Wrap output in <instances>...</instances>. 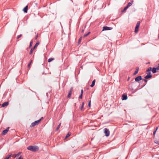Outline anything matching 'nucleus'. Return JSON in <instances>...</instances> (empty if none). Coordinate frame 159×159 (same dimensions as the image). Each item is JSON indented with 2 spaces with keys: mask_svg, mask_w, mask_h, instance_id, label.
Returning <instances> with one entry per match:
<instances>
[{
  "mask_svg": "<svg viewBox=\"0 0 159 159\" xmlns=\"http://www.w3.org/2000/svg\"><path fill=\"white\" fill-rule=\"evenodd\" d=\"M27 149L31 151L36 152L39 150V148L36 146H30L27 147Z\"/></svg>",
  "mask_w": 159,
  "mask_h": 159,
  "instance_id": "obj_1",
  "label": "nucleus"
},
{
  "mask_svg": "<svg viewBox=\"0 0 159 159\" xmlns=\"http://www.w3.org/2000/svg\"><path fill=\"white\" fill-rule=\"evenodd\" d=\"M41 119H39L38 120L35 121L31 123L30 125L31 127H34L36 125H37L39 124L40 122L41 121Z\"/></svg>",
  "mask_w": 159,
  "mask_h": 159,
  "instance_id": "obj_2",
  "label": "nucleus"
},
{
  "mask_svg": "<svg viewBox=\"0 0 159 159\" xmlns=\"http://www.w3.org/2000/svg\"><path fill=\"white\" fill-rule=\"evenodd\" d=\"M140 25V22L139 21H138L136 24L135 29V33H137L138 31V30Z\"/></svg>",
  "mask_w": 159,
  "mask_h": 159,
  "instance_id": "obj_3",
  "label": "nucleus"
},
{
  "mask_svg": "<svg viewBox=\"0 0 159 159\" xmlns=\"http://www.w3.org/2000/svg\"><path fill=\"white\" fill-rule=\"evenodd\" d=\"M104 130L105 136L107 137L108 136L110 135V132L109 129L106 128H105L104 129Z\"/></svg>",
  "mask_w": 159,
  "mask_h": 159,
  "instance_id": "obj_4",
  "label": "nucleus"
},
{
  "mask_svg": "<svg viewBox=\"0 0 159 159\" xmlns=\"http://www.w3.org/2000/svg\"><path fill=\"white\" fill-rule=\"evenodd\" d=\"M112 29V28L111 27H109L107 26H104L103 27L102 31L110 30H111Z\"/></svg>",
  "mask_w": 159,
  "mask_h": 159,
  "instance_id": "obj_5",
  "label": "nucleus"
},
{
  "mask_svg": "<svg viewBox=\"0 0 159 159\" xmlns=\"http://www.w3.org/2000/svg\"><path fill=\"white\" fill-rule=\"evenodd\" d=\"M73 87H71L70 88V91L69 92V93H68V95H67L68 98H70V97L71 96V95L72 92L73 91Z\"/></svg>",
  "mask_w": 159,
  "mask_h": 159,
  "instance_id": "obj_6",
  "label": "nucleus"
},
{
  "mask_svg": "<svg viewBox=\"0 0 159 159\" xmlns=\"http://www.w3.org/2000/svg\"><path fill=\"white\" fill-rule=\"evenodd\" d=\"M152 69L151 67H149L148 68V69L146 71V73L147 75H151V71Z\"/></svg>",
  "mask_w": 159,
  "mask_h": 159,
  "instance_id": "obj_7",
  "label": "nucleus"
},
{
  "mask_svg": "<svg viewBox=\"0 0 159 159\" xmlns=\"http://www.w3.org/2000/svg\"><path fill=\"white\" fill-rule=\"evenodd\" d=\"M142 79V77L141 76H139L136 77L135 79V81L137 82H138L141 80Z\"/></svg>",
  "mask_w": 159,
  "mask_h": 159,
  "instance_id": "obj_8",
  "label": "nucleus"
},
{
  "mask_svg": "<svg viewBox=\"0 0 159 159\" xmlns=\"http://www.w3.org/2000/svg\"><path fill=\"white\" fill-rule=\"evenodd\" d=\"M9 104V102H5L3 103L2 104V107H4L6 106H8Z\"/></svg>",
  "mask_w": 159,
  "mask_h": 159,
  "instance_id": "obj_9",
  "label": "nucleus"
},
{
  "mask_svg": "<svg viewBox=\"0 0 159 159\" xmlns=\"http://www.w3.org/2000/svg\"><path fill=\"white\" fill-rule=\"evenodd\" d=\"M9 128L8 127L7 128V129L4 130L3 131V132H2V134L3 135H5V134H6L7 132L9 130Z\"/></svg>",
  "mask_w": 159,
  "mask_h": 159,
  "instance_id": "obj_10",
  "label": "nucleus"
},
{
  "mask_svg": "<svg viewBox=\"0 0 159 159\" xmlns=\"http://www.w3.org/2000/svg\"><path fill=\"white\" fill-rule=\"evenodd\" d=\"M127 98L128 97L126 95L123 94L122 96V100H126Z\"/></svg>",
  "mask_w": 159,
  "mask_h": 159,
  "instance_id": "obj_11",
  "label": "nucleus"
},
{
  "mask_svg": "<svg viewBox=\"0 0 159 159\" xmlns=\"http://www.w3.org/2000/svg\"><path fill=\"white\" fill-rule=\"evenodd\" d=\"M21 152H18L17 154H15L14 155H13V156H15L16 158H17L21 154Z\"/></svg>",
  "mask_w": 159,
  "mask_h": 159,
  "instance_id": "obj_12",
  "label": "nucleus"
},
{
  "mask_svg": "<svg viewBox=\"0 0 159 159\" xmlns=\"http://www.w3.org/2000/svg\"><path fill=\"white\" fill-rule=\"evenodd\" d=\"M23 11L25 13H27L28 11V6H26L23 9Z\"/></svg>",
  "mask_w": 159,
  "mask_h": 159,
  "instance_id": "obj_13",
  "label": "nucleus"
},
{
  "mask_svg": "<svg viewBox=\"0 0 159 159\" xmlns=\"http://www.w3.org/2000/svg\"><path fill=\"white\" fill-rule=\"evenodd\" d=\"M139 68L138 67H137L136 68V70H135V72L134 73L133 75H136L138 73V71H139Z\"/></svg>",
  "mask_w": 159,
  "mask_h": 159,
  "instance_id": "obj_14",
  "label": "nucleus"
},
{
  "mask_svg": "<svg viewBox=\"0 0 159 159\" xmlns=\"http://www.w3.org/2000/svg\"><path fill=\"white\" fill-rule=\"evenodd\" d=\"M157 69L156 68L153 67L152 70V72L153 73H155L157 72Z\"/></svg>",
  "mask_w": 159,
  "mask_h": 159,
  "instance_id": "obj_15",
  "label": "nucleus"
},
{
  "mask_svg": "<svg viewBox=\"0 0 159 159\" xmlns=\"http://www.w3.org/2000/svg\"><path fill=\"white\" fill-rule=\"evenodd\" d=\"M95 80H93V81H92V83L90 85V86L91 87H93L95 85Z\"/></svg>",
  "mask_w": 159,
  "mask_h": 159,
  "instance_id": "obj_16",
  "label": "nucleus"
},
{
  "mask_svg": "<svg viewBox=\"0 0 159 159\" xmlns=\"http://www.w3.org/2000/svg\"><path fill=\"white\" fill-rule=\"evenodd\" d=\"M83 89H82L81 90L80 95L79 97V98L82 99V98L83 93Z\"/></svg>",
  "mask_w": 159,
  "mask_h": 159,
  "instance_id": "obj_17",
  "label": "nucleus"
},
{
  "mask_svg": "<svg viewBox=\"0 0 159 159\" xmlns=\"http://www.w3.org/2000/svg\"><path fill=\"white\" fill-rule=\"evenodd\" d=\"M152 77V75H147L146 76L144 77V78L145 79H148L151 78Z\"/></svg>",
  "mask_w": 159,
  "mask_h": 159,
  "instance_id": "obj_18",
  "label": "nucleus"
},
{
  "mask_svg": "<svg viewBox=\"0 0 159 159\" xmlns=\"http://www.w3.org/2000/svg\"><path fill=\"white\" fill-rule=\"evenodd\" d=\"M39 44V42H37L35 44V45L34 46V47L33 48H34V49H35V48L37 47Z\"/></svg>",
  "mask_w": 159,
  "mask_h": 159,
  "instance_id": "obj_19",
  "label": "nucleus"
},
{
  "mask_svg": "<svg viewBox=\"0 0 159 159\" xmlns=\"http://www.w3.org/2000/svg\"><path fill=\"white\" fill-rule=\"evenodd\" d=\"M132 4H133V2H129L128 3V4L126 6L128 8L129 7L131 6L132 5Z\"/></svg>",
  "mask_w": 159,
  "mask_h": 159,
  "instance_id": "obj_20",
  "label": "nucleus"
},
{
  "mask_svg": "<svg viewBox=\"0 0 159 159\" xmlns=\"http://www.w3.org/2000/svg\"><path fill=\"white\" fill-rule=\"evenodd\" d=\"M90 32H89L87 34H84L83 36L85 38V37H86V36H87L88 35H89L90 34Z\"/></svg>",
  "mask_w": 159,
  "mask_h": 159,
  "instance_id": "obj_21",
  "label": "nucleus"
},
{
  "mask_svg": "<svg viewBox=\"0 0 159 159\" xmlns=\"http://www.w3.org/2000/svg\"><path fill=\"white\" fill-rule=\"evenodd\" d=\"M84 102H83L82 103V105H81V108H80L81 110H82L83 109L84 107Z\"/></svg>",
  "mask_w": 159,
  "mask_h": 159,
  "instance_id": "obj_22",
  "label": "nucleus"
},
{
  "mask_svg": "<svg viewBox=\"0 0 159 159\" xmlns=\"http://www.w3.org/2000/svg\"><path fill=\"white\" fill-rule=\"evenodd\" d=\"M54 60L53 58H50L48 60V62H50Z\"/></svg>",
  "mask_w": 159,
  "mask_h": 159,
  "instance_id": "obj_23",
  "label": "nucleus"
},
{
  "mask_svg": "<svg viewBox=\"0 0 159 159\" xmlns=\"http://www.w3.org/2000/svg\"><path fill=\"white\" fill-rule=\"evenodd\" d=\"M34 48H32L31 49L30 51V53H29V54H31L32 53V52H33V50H34Z\"/></svg>",
  "mask_w": 159,
  "mask_h": 159,
  "instance_id": "obj_24",
  "label": "nucleus"
},
{
  "mask_svg": "<svg viewBox=\"0 0 159 159\" xmlns=\"http://www.w3.org/2000/svg\"><path fill=\"white\" fill-rule=\"evenodd\" d=\"M128 8V7L126 6L123 9V10L122 11V12H124V11H125Z\"/></svg>",
  "mask_w": 159,
  "mask_h": 159,
  "instance_id": "obj_25",
  "label": "nucleus"
},
{
  "mask_svg": "<svg viewBox=\"0 0 159 159\" xmlns=\"http://www.w3.org/2000/svg\"><path fill=\"white\" fill-rule=\"evenodd\" d=\"M33 41L31 40L30 41V46H29V48H31V47L32 46V44H33Z\"/></svg>",
  "mask_w": 159,
  "mask_h": 159,
  "instance_id": "obj_26",
  "label": "nucleus"
},
{
  "mask_svg": "<svg viewBox=\"0 0 159 159\" xmlns=\"http://www.w3.org/2000/svg\"><path fill=\"white\" fill-rule=\"evenodd\" d=\"M61 123H60L59 125H58V126H57L56 129V130H57L60 127V126L61 125Z\"/></svg>",
  "mask_w": 159,
  "mask_h": 159,
  "instance_id": "obj_27",
  "label": "nucleus"
},
{
  "mask_svg": "<svg viewBox=\"0 0 159 159\" xmlns=\"http://www.w3.org/2000/svg\"><path fill=\"white\" fill-rule=\"evenodd\" d=\"M158 129V128L157 127H156V129L155 130V131H154V132H153V134L154 135V136L155 135V133L157 130V129Z\"/></svg>",
  "mask_w": 159,
  "mask_h": 159,
  "instance_id": "obj_28",
  "label": "nucleus"
},
{
  "mask_svg": "<svg viewBox=\"0 0 159 159\" xmlns=\"http://www.w3.org/2000/svg\"><path fill=\"white\" fill-rule=\"evenodd\" d=\"M82 37H81L79 39L78 41V43L79 44L80 43V42H81V40H82Z\"/></svg>",
  "mask_w": 159,
  "mask_h": 159,
  "instance_id": "obj_29",
  "label": "nucleus"
},
{
  "mask_svg": "<svg viewBox=\"0 0 159 159\" xmlns=\"http://www.w3.org/2000/svg\"><path fill=\"white\" fill-rule=\"evenodd\" d=\"M71 135V133H68L66 135V138H68V137H69Z\"/></svg>",
  "mask_w": 159,
  "mask_h": 159,
  "instance_id": "obj_30",
  "label": "nucleus"
},
{
  "mask_svg": "<svg viewBox=\"0 0 159 159\" xmlns=\"http://www.w3.org/2000/svg\"><path fill=\"white\" fill-rule=\"evenodd\" d=\"M32 62V61L31 60L30 62L28 64V67H30V65Z\"/></svg>",
  "mask_w": 159,
  "mask_h": 159,
  "instance_id": "obj_31",
  "label": "nucleus"
},
{
  "mask_svg": "<svg viewBox=\"0 0 159 159\" xmlns=\"http://www.w3.org/2000/svg\"><path fill=\"white\" fill-rule=\"evenodd\" d=\"M22 36V35L21 34H20V35L17 36L16 39H19V38H20V37H21Z\"/></svg>",
  "mask_w": 159,
  "mask_h": 159,
  "instance_id": "obj_32",
  "label": "nucleus"
},
{
  "mask_svg": "<svg viewBox=\"0 0 159 159\" xmlns=\"http://www.w3.org/2000/svg\"><path fill=\"white\" fill-rule=\"evenodd\" d=\"M88 106L90 107L91 106V101H89L88 103Z\"/></svg>",
  "mask_w": 159,
  "mask_h": 159,
  "instance_id": "obj_33",
  "label": "nucleus"
},
{
  "mask_svg": "<svg viewBox=\"0 0 159 159\" xmlns=\"http://www.w3.org/2000/svg\"><path fill=\"white\" fill-rule=\"evenodd\" d=\"M11 157V155H10L9 156L7 157L5 159H9V157Z\"/></svg>",
  "mask_w": 159,
  "mask_h": 159,
  "instance_id": "obj_34",
  "label": "nucleus"
},
{
  "mask_svg": "<svg viewBox=\"0 0 159 159\" xmlns=\"http://www.w3.org/2000/svg\"><path fill=\"white\" fill-rule=\"evenodd\" d=\"M23 158L21 156H20L19 158H16V159H22Z\"/></svg>",
  "mask_w": 159,
  "mask_h": 159,
  "instance_id": "obj_35",
  "label": "nucleus"
},
{
  "mask_svg": "<svg viewBox=\"0 0 159 159\" xmlns=\"http://www.w3.org/2000/svg\"><path fill=\"white\" fill-rule=\"evenodd\" d=\"M155 143H156L159 145V141H156L155 142Z\"/></svg>",
  "mask_w": 159,
  "mask_h": 159,
  "instance_id": "obj_36",
  "label": "nucleus"
},
{
  "mask_svg": "<svg viewBox=\"0 0 159 159\" xmlns=\"http://www.w3.org/2000/svg\"><path fill=\"white\" fill-rule=\"evenodd\" d=\"M147 79H144V80H144L145 82H147V80H146Z\"/></svg>",
  "mask_w": 159,
  "mask_h": 159,
  "instance_id": "obj_37",
  "label": "nucleus"
},
{
  "mask_svg": "<svg viewBox=\"0 0 159 159\" xmlns=\"http://www.w3.org/2000/svg\"><path fill=\"white\" fill-rule=\"evenodd\" d=\"M156 68L157 70H159V64H158V66Z\"/></svg>",
  "mask_w": 159,
  "mask_h": 159,
  "instance_id": "obj_38",
  "label": "nucleus"
},
{
  "mask_svg": "<svg viewBox=\"0 0 159 159\" xmlns=\"http://www.w3.org/2000/svg\"><path fill=\"white\" fill-rule=\"evenodd\" d=\"M38 35H37L35 36V39H37L38 38Z\"/></svg>",
  "mask_w": 159,
  "mask_h": 159,
  "instance_id": "obj_39",
  "label": "nucleus"
},
{
  "mask_svg": "<svg viewBox=\"0 0 159 159\" xmlns=\"http://www.w3.org/2000/svg\"><path fill=\"white\" fill-rule=\"evenodd\" d=\"M43 118V117H42L40 119H41V120Z\"/></svg>",
  "mask_w": 159,
  "mask_h": 159,
  "instance_id": "obj_40",
  "label": "nucleus"
},
{
  "mask_svg": "<svg viewBox=\"0 0 159 159\" xmlns=\"http://www.w3.org/2000/svg\"><path fill=\"white\" fill-rule=\"evenodd\" d=\"M158 38L159 39V35L158 36Z\"/></svg>",
  "mask_w": 159,
  "mask_h": 159,
  "instance_id": "obj_41",
  "label": "nucleus"
},
{
  "mask_svg": "<svg viewBox=\"0 0 159 159\" xmlns=\"http://www.w3.org/2000/svg\"><path fill=\"white\" fill-rule=\"evenodd\" d=\"M83 31H84V30H82V32H83Z\"/></svg>",
  "mask_w": 159,
  "mask_h": 159,
  "instance_id": "obj_42",
  "label": "nucleus"
}]
</instances>
